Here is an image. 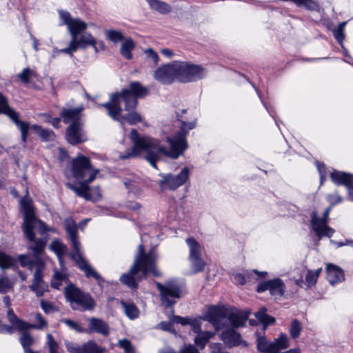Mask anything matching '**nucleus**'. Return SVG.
<instances>
[{
	"mask_svg": "<svg viewBox=\"0 0 353 353\" xmlns=\"http://www.w3.org/2000/svg\"><path fill=\"white\" fill-rule=\"evenodd\" d=\"M210 353H228L224 350L223 346L220 343H213L210 345Z\"/></svg>",
	"mask_w": 353,
	"mask_h": 353,
	"instance_id": "052dcab7",
	"label": "nucleus"
},
{
	"mask_svg": "<svg viewBox=\"0 0 353 353\" xmlns=\"http://www.w3.org/2000/svg\"><path fill=\"white\" fill-rule=\"evenodd\" d=\"M15 282L10 279L5 274L0 275V293L6 294L12 290L14 288Z\"/></svg>",
	"mask_w": 353,
	"mask_h": 353,
	"instance_id": "e433bc0d",
	"label": "nucleus"
},
{
	"mask_svg": "<svg viewBox=\"0 0 353 353\" xmlns=\"http://www.w3.org/2000/svg\"><path fill=\"white\" fill-rule=\"evenodd\" d=\"M47 345L49 347L50 353H59V344L54 340V337L51 334H47Z\"/></svg>",
	"mask_w": 353,
	"mask_h": 353,
	"instance_id": "3c124183",
	"label": "nucleus"
},
{
	"mask_svg": "<svg viewBox=\"0 0 353 353\" xmlns=\"http://www.w3.org/2000/svg\"><path fill=\"white\" fill-rule=\"evenodd\" d=\"M190 325L191 326V329L193 332L199 334L202 332L200 319H192L190 323Z\"/></svg>",
	"mask_w": 353,
	"mask_h": 353,
	"instance_id": "bf43d9fd",
	"label": "nucleus"
},
{
	"mask_svg": "<svg viewBox=\"0 0 353 353\" xmlns=\"http://www.w3.org/2000/svg\"><path fill=\"white\" fill-rule=\"evenodd\" d=\"M96 170H92L90 159L83 155L74 158L72 161V174L76 179H83Z\"/></svg>",
	"mask_w": 353,
	"mask_h": 353,
	"instance_id": "dca6fc26",
	"label": "nucleus"
},
{
	"mask_svg": "<svg viewBox=\"0 0 353 353\" xmlns=\"http://www.w3.org/2000/svg\"><path fill=\"white\" fill-rule=\"evenodd\" d=\"M31 128L37 132V134L41 137V139L43 141H53L55 138V134L52 130L43 129L40 125L37 124L33 125Z\"/></svg>",
	"mask_w": 353,
	"mask_h": 353,
	"instance_id": "f704fd0d",
	"label": "nucleus"
},
{
	"mask_svg": "<svg viewBox=\"0 0 353 353\" xmlns=\"http://www.w3.org/2000/svg\"><path fill=\"white\" fill-rule=\"evenodd\" d=\"M59 15L63 24L67 26L71 39L74 41L88 27V24L79 18H72L70 13L66 10H59Z\"/></svg>",
	"mask_w": 353,
	"mask_h": 353,
	"instance_id": "9b49d317",
	"label": "nucleus"
},
{
	"mask_svg": "<svg viewBox=\"0 0 353 353\" xmlns=\"http://www.w3.org/2000/svg\"><path fill=\"white\" fill-rule=\"evenodd\" d=\"M135 43L131 38L125 39L120 48L121 54L128 60L132 59V50L135 48Z\"/></svg>",
	"mask_w": 353,
	"mask_h": 353,
	"instance_id": "bb28decb",
	"label": "nucleus"
},
{
	"mask_svg": "<svg viewBox=\"0 0 353 353\" xmlns=\"http://www.w3.org/2000/svg\"><path fill=\"white\" fill-rule=\"evenodd\" d=\"M120 304L123 309V312L127 317L134 320L139 317V310L135 304L132 302H126L123 300L120 301Z\"/></svg>",
	"mask_w": 353,
	"mask_h": 353,
	"instance_id": "cd10ccee",
	"label": "nucleus"
},
{
	"mask_svg": "<svg viewBox=\"0 0 353 353\" xmlns=\"http://www.w3.org/2000/svg\"><path fill=\"white\" fill-rule=\"evenodd\" d=\"M50 248L57 254L61 262L62 257L67 252V246L59 241H53Z\"/></svg>",
	"mask_w": 353,
	"mask_h": 353,
	"instance_id": "ea45409f",
	"label": "nucleus"
},
{
	"mask_svg": "<svg viewBox=\"0 0 353 353\" xmlns=\"http://www.w3.org/2000/svg\"><path fill=\"white\" fill-rule=\"evenodd\" d=\"M12 122L14 123L17 127L20 130L21 134V140L23 143H26L30 128L29 123L21 121L19 117L12 121Z\"/></svg>",
	"mask_w": 353,
	"mask_h": 353,
	"instance_id": "79ce46f5",
	"label": "nucleus"
},
{
	"mask_svg": "<svg viewBox=\"0 0 353 353\" xmlns=\"http://www.w3.org/2000/svg\"><path fill=\"white\" fill-rule=\"evenodd\" d=\"M185 242L190 249V254H189L188 259L196 257V256H201V252H202L201 246L199 244V243L195 240L194 238H193V237L188 238L185 240Z\"/></svg>",
	"mask_w": 353,
	"mask_h": 353,
	"instance_id": "72a5a7b5",
	"label": "nucleus"
},
{
	"mask_svg": "<svg viewBox=\"0 0 353 353\" xmlns=\"http://www.w3.org/2000/svg\"><path fill=\"white\" fill-rule=\"evenodd\" d=\"M345 24V22H342L339 23L337 29L333 30L334 37L341 45V48H343V40L345 39L344 28Z\"/></svg>",
	"mask_w": 353,
	"mask_h": 353,
	"instance_id": "49530a36",
	"label": "nucleus"
},
{
	"mask_svg": "<svg viewBox=\"0 0 353 353\" xmlns=\"http://www.w3.org/2000/svg\"><path fill=\"white\" fill-rule=\"evenodd\" d=\"M88 322L89 328L88 329L87 333L96 332L105 336L109 334V325L103 320L96 317H92L89 319Z\"/></svg>",
	"mask_w": 353,
	"mask_h": 353,
	"instance_id": "aec40b11",
	"label": "nucleus"
},
{
	"mask_svg": "<svg viewBox=\"0 0 353 353\" xmlns=\"http://www.w3.org/2000/svg\"><path fill=\"white\" fill-rule=\"evenodd\" d=\"M172 323H174L172 322V318H171L170 321H169V322H168V321L160 322L157 325V328L161 329L164 331H168V332L174 333V332H175V330L172 327Z\"/></svg>",
	"mask_w": 353,
	"mask_h": 353,
	"instance_id": "6e6d98bb",
	"label": "nucleus"
},
{
	"mask_svg": "<svg viewBox=\"0 0 353 353\" xmlns=\"http://www.w3.org/2000/svg\"><path fill=\"white\" fill-rule=\"evenodd\" d=\"M61 321L62 323H63L64 324H65L71 330H73L78 333L88 332V329L83 328L79 323H78L71 319H63L61 320Z\"/></svg>",
	"mask_w": 353,
	"mask_h": 353,
	"instance_id": "a18cd8bd",
	"label": "nucleus"
},
{
	"mask_svg": "<svg viewBox=\"0 0 353 353\" xmlns=\"http://www.w3.org/2000/svg\"><path fill=\"white\" fill-rule=\"evenodd\" d=\"M83 121L72 122L66 128L65 139L71 145H78L88 140L86 132L83 128Z\"/></svg>",
	"mask_w": 353,
	"mask_h": 353,
	"instance_id": "4468645a",
	"label": "nucleus"
},
{
	"mask_svg": "<svg viewBox=\"0 0 353 353\" xmlns=\"http://www.w3.org/2000/svg\"><path fill=\"white\" fill-rule=\"evenodd\" d=\"M327 279L332 285L340 283L345 279L344 272L339 266L329 263L326 267Z\"/></svg>",
	"mask_w": 353,
	"mask_h": 353,
	"instance_id": "412c9836",
	"label": "nucleus"
},
{
	"mask_svg": "<svg viewBox=\"0 0 353 353\" xmlns=\"http://www.w3.org/2000/svg\"><path fill=\"white\" fill-rule=\"evenodd\" d=\"M266 290H269L272 296H281L285 292V284L281 279L276 278L261 283L257 286L256 291L259 293L263 292Z\"/></svg>",
	"mask_w": 353,
	"mask_h": 353,
	"instance_id": "6ab92c4d",
	"label": "nucleus"
},
{
	"mask_svg": "<svg viewBox=\"0 0 353 353\" xmlns=\"http://www.w3.org/2000/svg\"><path fill=\"white\" fill-rule=\"evenodd\" d=\"M76 51H77V49H76L75 41H74L72 39H71V41H70V43L68 44V46L67 48H63L60 50L61 52H63V53L70 54V56H72L73 52H76Z\"/></svg>",
	"mask_w": 353,
	"mask_h": 353,
	"instance_id": "e2e57ef3",
	"label": "nucleus"
},
{
	"mask_svg": "<svg viewBox=\"0 0 353 353\" xmlns=\"http://www.w3.org/2000/svg\"><path fill=\"white\" fill-rule=\"evenodd\" d=\"M192 319V318L188 316L183 317L178 315H173L172 316V322L176 324H181L182 325H190Z\"/></svg>",
	"mask_w": 353,
	"mask_h": 353,
	"instance_id": "864d4df0",
	"label": "nucleus"
},
{
	"mask_svg": "<svg viewBox=\"0 0 353 353\" xmlns=\"http://www.w3.org/2000/svg\"><path fill=\"white\" fill-rule=\"evenodd\" d=\"M249 311L238 310L236 308L220 306L211 307L203 319L210 323L216 331L230 325L232 328L226 329L220 334V339L228 347H235L242 343L241 334L234 328L243 327L250 315Z\"/></svg>",
	"mask_w": 353,
	"mask_h": 353,
	"instance_id": "7ed1b4c3",
	"label": "nucleus"
},
{
	"mask_svg": "<svg viewBox=\"0 0 353 353\" xmlns=\"http://www.w3.org/2000/svg\"><path fill=\"white\" fill-rule=\"evenodd\" d=\"M189 261L194 274H196L204 270L206 263L201 256L190 258Z\"/></svg>",
	"mask_w": 353,
	"mask_h": 353,
	"instance_id": "58836bf2",
	"label": "nucleus"
},
{
	"mask_svg": "<svg viewBox=\"0 0 353 353\" xmlns=\"http://www.w3.org/2000/svg\"><path fill=\"white\" fill-rule=\"evenodd\" d=\"M316 166L320 175V184L322 185L326 179V167L324 163L320 162H316Z\"/></svg>",
	"mask_w": 353,
	"mask_h": 353,
	"instance_id": "5fc2aeb1",
	"label": "nucleus"
},
{
	"mask_svg": "<svg viewBox=\"0 0 353 353\" xmlns=\"http://www.w3.org/2000/svg\"><path fill=\"white\" fill-rule=\"evenodd\" d=\"M302 330V325L297 319H293L290 328V334L292 339H295L299 337Z\"/></svg>",
	"mask_w": 353,
	"mask_h": 353,
	"instance_id": "de8ad7c7",
	"label": "nucleus"
},
{
	"mask_svg": "<svg viewBox=\"0 0 353 353\" xmlns=\"http://www.w3.org/2000/svg\"><path fill=\"white\" fill-rule=\"evenodd\" d=\"M332 209V208L329 206L323 212V217H319L316 211H313L311 213L312 229L319 240L323 236L331 237L334 233V230L327 225Z\"/></svg>",
	"mask_w": 353,
	"mask_h": 353,
	"instance_id": "1a4fd4ad",
	"label": "nucleus"
},
{
	"mask_svg": "<svg viewBox=\"0 0 353 353\" xmlns=\"http://www.w3.org/2000/svg\"><path fill=\"white\" fill-rule=\"evenodd\" d=\"M41 307L45 313L49 314L55 310L52 304L50 302L45 301L43 299L41 300Z\"/></svg>",
	"mask_w": 353,
	"mask_h": 353,
	"instance_id": "0e129e2a",
	"label": "nucleus"
},
{
	"mask_svg": "<svg viewBox=\"0 0 353 353\" xmlns=\"http://www.w3.org/2000/svg\"><path fill=\"white\" fill-rule=\"evenodd\" d=\"M176 61L158 68L154 74V79L163 84H170L176 80Z\"/></svg>",
	"mask_w": 353,
	"mask_h": 353,
	"instance_id": "2eb2a0df",
	"label": "nucleus"
},
{
	"mask_svg": "<svg viewBox=\"0 0 353 353\" xmlns=\"http://www.w3.org/2000/svg\"><path fill=\"white\" fill-rule=\"evenodd\" d=\"M176 80L182 83L196 81L206 76V70L201 65L185 61H176Z\"/></svg>",
	"mask_w": 353,
	"mask_h": 353,
	"instance_id": "6e6552de",
	"label": "nucleus"
},
{
	"mask_svg": "<svg viewBox=\"0 0 353 353\" xmlns=\"http://www.w3.org/2000/svg\"><path fill=\"white\" fill-rule=\"evenodd\" d=\"M52 277L54 278L55 279H57V281H60L62 283L63 281H65L66 280H68V276L65 274L59 271H57V270L54 272V274H53Z\"/></svg>",
	"mask_w": 353,
	"mask_h": 353,
	"instance_id": "774afa93",
	"label": "nucleus"
},
{
	"mask_svg": "<svg viewBox=\"0 0 353 353\" xmlns=\"http://www.w3.org/2000/svg\"><path fill=\"white\" fill-rule=\"evenodd\" d=\"M83 110V107L63 108L61 111L60 116L63 119V123L65 124H68L70 122L82 121L80 114Z\"/></svg>",
	"mask_w": 353,
	"mask_h": 353,
	"instance_id": "4be33fe9",
	"label": "nucleus"
},
{
	"mask_svg": "<svg viewBox=\"0 0 353 353\" xmlns=\"http://www.w3.org/2000/svg\"><path fill=\"white\" fill-rule=\"evenodd\" d=\"M214 334L215 333L214 332H201L197 334V336L195 337L194 343L202 350Z\"/></svg>",
	"mask_w": 353,
	"mask_h": 353,
	"instance_id": "4c0bfd02",
	"label": "nucleus"
},
{
	"mask_svg": "<svg viewBox=\"0 0 353 353\" xmlns=\"http://www.w3.org/2000/svg\"><path fill=\"white\" fill-rule=\"evenodd\" d=\"M46 268H43L41 263L37 265V268H34V275L31 285H29L30 290L35 293L37 297L43 296L45 292L48 291V285L43 281V271Z\"/></svg>",
	"mask_w": 353,
	"mask_h": 353,
	"instance_id": "f3484780",
	"label": "nucleus"
},
{
	"mask_svg": "<svg viewBox=\"0 0 353 353\" xmlns=\"http://www.w3.org/2000/svg\"><path fill=\"white\" fill-rule=\"evenodd\" d=\"M105 34L106 38L113 43L123 41L125 39L123 34L120 30H106Z\"/></svg>",
	"mask_w": 353,
	"mask_h": 353,
	"instance_id": "37998d69",
	"label": "nucleus"
},
{
	"mask_svg": "<svg viewBox=\"0 0 353 353\" xmlns=\"http://www.w3.org/2000/svg\"><path fill=\"white\" fill-rule=\"evenodd\" d=\"M273 344L278 349V352L281 350L287 348L289 346L288 339L287 336L284 334H281L279 336V337L274 339V341H273Z\"/></svg>",
	"mask_w": 353,
	"mask_h": 353,
	"instance_id": "09e8293b",
	"label": "nucleus"
},
{
	"mask_svg": "<svg viewBox=\"0 0 353 353\" xmlns=\"http://www.w3.org/2000/svg\"><path fill=\"white\" fill-rule=\"evenodd\" d=\"M234 283L237 285H244L246 283L245 276L241 273L234 275Z\"/></svg>",
	"mask_w": 353,
	"mask_h": 353,
	"instance_id": "69168bd1",
	"label": "nucleus"
},
{
	"mask_svg": "<svg viewBox=\"0 0 353 353\" xmlns=\"http://www.w3.org/2000/svg\"><path fill=\"white\" fill-rule=\"evenodd\" d=\"M65 345L70 353H83L84 344L80 346L77 343L71 341H65Z\"/></svg>",
	"mask_w": 353,
	"mask_h": 353,
	"instance_id": "8fccbe9b",
	"label": "nucleus"
},
{
	"mask_svg": "<svg viewBox=\"0 0 353 353\" xmlns=\"http://www.w3.org/2000/svg\"><path fill=\"white\" fill-rule=\"evenodd\" d=\"M195 121H182L181 129L173 138L167 137L166 141L170 145V149L161 144V142L149 136H140L135 129H132L130 134V138L133 143V146L120 157L126 159L136 157L141 153H144L145 159L152 167L157 169V162L162 157L177 159L188 148L186 136L190 130L195 128Z\"/></svg>",
	"mask_w": 353,
	"mask_h": 353,
	"instance_id": "f257e3e1",
	"label": "nucleus"
},
{
	"mask_svg": "<svg viewBox=\"0 0 353 353\" xmlns=\"http://www.w3.org/2000/svg\"><path fill=\"white\" fill-rule=\"evenodd\" d=\"M7 318L9 323L14 325L19 331H25L30 328L41 330L48 325L47 321L40 313H37L35 315V319L38 322V324H30L20 319L14 313L13 310L12 308H10L8 310L7 312Z\"/></svg>",
	"mask_w": 353,
	"mask_h": 353,
	"instance_id": "f8f14e48",
	"label": "nucleus"
},
{
	"mask_svg": "<svg viewBox=\"0 0 353 353\" xmlns=\"http://www.w3.org/2000/svg\"><path fill=\"white\" fill-rule=\"evenodd\" d=\"M99 170L91 172L87 179L79 183V186L70 183H67L65 185L68 189L74 191L78 196L82 197L87 201L92 200V196L89 192L91 190L89 184L94 180Z\"/></svg>",
	"mask_w": 353,
	"mask_h": 353,
	"instance_id": "a211bd4d",
	"label": "nucleus"
},
{
	"mask_svg": "<svg viewBox=\"0 0 353 353\" xmlns=\"http://www.w3.org/2000/svg\"><path fill=\"white\" fill-rule=\"evenodd\" d=\"M150 8L161 14H167L171 12L172 7L167 3L159 0H145Z\"/></svg>",
	"mask_w": 353,
	"mask_h": 353,
	"instance_id": "2f4dec72",
	"label": "nucleus"
},
{
	"mask_svg": "<svg viewBox=\"0 0 353 353\" xmlns=\"http://www.w3.org/2000/svg\"><path fill=\"white\" fill-rule=\"evenodd\" d=\"M65 296L73 310L81 312L92 310L95 307V301L89 293L81 291L73 284L64 288Z\"/></svg>",
	"mask_w": 353,
	"mask_h": 353,
	"instance_id": "0eeeda50",
	"label": "nucleus"
},
{
	"mask_svg": "<svg viewBox=\"0 0 353 353\" xmlns=\"http://www.w3.org/2000/svg\"><path fill=\"white\" fill-rule=\"evenodd\" d=\"M190 170L188 167H184L177 175L171 174L163 176L159 181V185L162 190L165 188L170 190H175L183 185L189 179Z\"/></svg>",
	"mask_w": 353,
	"mask_h": 353,
	"instance_id": "ddd939ff",
	"label": "nucleus"
},
{
	"mask_svg": "<svg viewBox=\"0 0 353 353\" xmlns=\"http://www.w3.org/2000/svg\"><path fill=\"white\" fill-rule=\"evenodd\" d=\"M23 331V333L19 338V342L23 349L24 353H37L31 349V346L34 344V340L30 333Z\"/></svg>",
	"mask_w": 353,
	"mask_h": 353,
	"instance_id": "c756f323",
	"label": "nucleus"
},
{
	"mask_svg": "<svg viewBox=\"0 0 353 353\" xmlns=\"http://www.w3.org/2000/svg\"><path fill=\"white\" fill-rule=\"evenodd\" d=\"M157 254L154 249L148 252H144V246L140 244L138 253L130 270L123 274L119 281L128 288L134 290L138 288L137 281H140L150 273L155 277H159L161 273L156 268Z\"/></svg>",
	"mask_w": 353,
	"mask_h": 353,
	"instance_id": "20e7f679",
	"label": "nucleus"
},
{
	"mask_svg": "<svg viewBox=\"0 0 353 353\" xmlns=\"http://www.w3.org/2000/svg\"><path fill=\"white\" fill-rule=\"evenodd\" d=\"M155 285L159 291L161 301L166 307H170L176 303L172 299H178L181 296L180 287L172 281H167L165 285L159 282H155Z\"/></svg>",
	"mask_w": 353,
	"mask_h": 353,
	"instance_id": "9d476101",
	"label": "nucleus"
},
{
	"mask_svg": "<svg viewBox=\"0 0 353 353\" xmlns=\"http://www.w3.org/2000/svg\"><path fill=\"white\" fill-rule=\"evenodd\" d=\"M76 49L79 48L81 49H86L88 46L94 44V38L88 32L82 34L79 38L77 37L75 39Z\"/></svg>",
	"mask_w": 353,
	"mask_h": 353,
	"instance_id": "7c9ffc66",
	"label": "nucleus"
},
{
	"mask_svg": "<svg viewBox=\"0 0 353 353\" xmlns=\"http://www.w3.org/2000/svg\"><path fill=\"white\" fill-rule=\"evenodd\" d=\"M330 179L337 185L346 186L353 180V175L334 170L330 174Z\"/></svg>",
	"mask_w": 353,
	"mask_h": 353,
	"instance_id": "b1692460",
	"label": "nucleus"
},
{
	"mask_svg": "<svg viewBox=\"0 0 353 353\" xmlns=\"http://www.w3.org/2000/svg\"><path fill=\"white\" fill-rule=\"evenodd\" d=\"M257 350L261 353H278V349L265 337L259 336L257 338Z\"/></svg>",
	"mask_w": 353,
	"mask_h": 353,
	"instance_id": "a878e982",
	"label": "nucleus"
},
{
	"mask_svg": "<svg viewBox=\"0 0 353 353\" xmlns=\"http://www.w3.org/2000/svg\"><path fill=\"white\" fill-rule=\"evenodd\" d=\"M0 114H6L12 121L19 117L18 112L9 106L8 99L1 92H0Z\"/></svg>",
	"mask_w": 353,
	"mask_h": 353,
	"instance_id": "393cba45",
	"label": "nucleus"
},
{
	"mask_svg": "<svg viewBox=\"0 0 353 353\" xmlns=\"http://www.w3.org/2000/svg\"><path fill=\"white\" fill-rule=\"evenodd\" d=\"M134 110L128 111L129 113L121 116H118V121L121 123H124V122H127L130 125H134L137 123L141 121V116L137 112L134 111Z\"/></svg>",
	"mask_w": 353,
	"mask_h": 353,
	"instance_id": "473e14b6",
	"label": "nucleus"
},
{
	"mask_svg": "<svg viewBox=\"0 0 353 353\" xmlns=\"http://www.w3.org/2000/svg\"><path fill=\"white\" fill-rule=\"evenodd\" d=\"M83 353H103L105 348L98 345L94 341H89L84 343Z\"/></svg>",
	"mask_w": 353,
	"mask_h": 353,
	"instance_id": "c03bdc74",
	"label": "nucleus"
},
{
	"mask_svg": "<svg viewBox=\"0 0 353 353\" xmlns=\"http://www.w3.org/2000/svg\"><path fill=\"white\" fill-rule=\"evenodd\" d=\"M305 281L308 286L315 285L317 281L316 274L314 273V271L308 270L305 276Z\"/></svg>",
	"mask_w": 353,
	"mask_h": 353,
	"instance_id": "4d7b16f0",
	"label": "nucleus"
},
{
	"mask_svg": "<svg viewBox=\"0 0 353 353\" xmlns=\"http://www.w3.org/2000/svg\"><path fill=\"white\" fill-rule=\"evenodd\" d=\"M148 58L151 59L154 65H157L159 62V55L158 54L153 50L152 48H148L144 51Z\"/></svg>",
	"mask_w": 353,
	"mask_h": 353,
	"instance_id": "680f3d73",
	"label": "nucleus"
},
{
	"mask_svg": "<svg viewBox=\"0 0 353 353\" xmlns=\"http://www.w3.org/2000/svg\"><path fill=\"white\" fill-rule=\"evenodd\" d=\"M18 259H15L0 251V268L5 270L8 268L17 269Z\"/></svg>",
	"mask_w": 353,
	"mask_h": 353,
	"instance_id": "c85d7f7f",
	"label": "nucleus"
},
{
	"mask_svg": "<svg viewBox=\"0 0 353 353\" xmlns=\"http://www.w3.org/2000/svg\"><path fill=\"white\" fill-rule=\"evenodd\" d=\"M179 353H200L197 348L192 344H185L183 345Z\"/></svg>",
	"mask_w": 353,
	"mask_h": 353,
	"instance_id": "13d9d810",
	"label": "nucleus"
},
{
	"mask_svg": "<svg viewBox=\"0 0 353 353\" xmlns=\"http://www.w3.org/2000/svg\"><path fill=\"white\" fill-rule=\"evenodd\" d=\"M64 225L73 248V252L70 254V259L74 261L77 267L84 272L86 278L90 279L92 277L97 281L99 285H102V283H104V279L91 266L81 251V244L78 240L77 228L75 221L70 217L67 218L64 221Z\"/></svg>",
	"mask_w": 353,
	"mask_h": 353,
	"instance_id": "423d86ee",
	"label": "nucleus"
},
{
	"mask_svg": "<svg viewBox=\"0 0 353 353\" xmlns=\"http://www.w3.org/2000/svg\"><path fill=\"white\" fill-rule=\"evenodd\" d=\"M267 309L265 307L261 308L255 313L256 318L263 325L265 328L268 325H272L275 322V319L266 314Z\"/></svg>",
	"mask_w": 353,
	"mask_h": 353,
	"instance_id": "c9c22d12",
	"label": "nucleus"
},
{
	"mask_svg": "<svg viewBox=\"0 0 353 353\" xmlns=\"http://www.w3.org/2000/svg\"><path fill=\"white\" fill-rule=\"evenodd\" d=\"M23 209V223L22 230L28 241L32 243L28 247L32 251V254H19L18 261L22 268H28L33 271L34 268H37L39 263L46 268V263L41 257L46 246L47 241L44 238H35L34 230H37L41 235H44L49 229L45 223L36 218L33 208L30 202L21 201Z\"/></svg>",
	"mask_w": 353,
	"mask_h": 353,
	"instance_id": "f03ea898",
	"label": "nucleus"
},
{
	"mask_svg": "<svg viewBox=\"0 0 353 353\" xmlns=\"http://www.w3.org/2000/svg\"><path fill=\"white\" fill-rule=\"evenodd\" d=\"M123 184L128 189L129 193H132L136 196L139 195L141 190V179L137 175H130L125 177Z\"/></svg>",
	"mask_w": 353,
	"mask_h": 353,
	"instance_id": "5701e85b",
	"label": "nucleus"
},
{
	"mask_svg": "<svg viewBox=\"0 0 353 353\" xmlns=\"http://www.w3.org/2000/svg\"><path fill=\"white\" fill-rule=\"evenodd\" d=\"M327 199L330 203V207L333 208L335 205L340 203L343 201V198L337 192L328 194Z\"/></svg>",
	"mask_w": 353,
	"mask_h": 353,
	"instance_id": "603ef678",
	"label": "nucleus"
},
{
	"mask_svg": "<svg viewBox=\"0 0 353 353\" xmlns=\"http://www.w3.org/2000/svg\"><path fill=\"white\" fill-rule=\"evenodd\" d=\"M148 93V89L139 81H132L130 83L129 88H124L121 92L111 94L109 101L99 105L105 108L108 115L113 120H118V116L121 114L123 111L122 102H124L125 111L135 110L138 98H143Z\"/></svg>",
	"mask_w": 353,
	"mask_h": 353,
	"instance_id": "39448f33",
	"label": "nucleus"
},
{
	"mask_svg": "<svg viewBox=\"0 0 353 353\" xmlns=\"http://www.w3.org/2000/svg\"><path fill=\"white\" fill-rule=\"evenodd\" d=\"M92 196V201L98 200L101 198L102 195L100 192L99 186H95L92 190V192L90 193Z\"/></svg>",
	"mask_w": 353,
	"mask_h": 353,
	"instance_id": "338daca9",
	"label": "nucleus"
},
{
	"mask_svg": "<svg viewBox=\"0 0 353 353\" xmlns=\"http://www.w3.org/2000/svg\"><path fill=\"white\" fill-rule=\"evenodd\" d=\"M37 77V73L33 70L30 69L29 68H24L22 72L18 74L17 77L20 79V81L26 84L30 83V79L32 77L36 78Z\"/></svg>",
	"mask_w": 353,
	"mask_h": 353,
	"instance_id": "a19ab883",
	"label": "nucleus"
}]
</instances>
